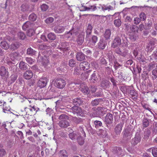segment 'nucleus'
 <instances>
[{
    "mask_svg": "<svg viewBox=\"0 0 157 157\" xmlns=\"http://www.w3.org/2000/svg\"><path fill=\"white\" fill-rule=\"evenodd\" d=\"M59 120H63L60 121L59 123V125L60 127L62 128H66L69 126V120L68 117L65 114H62L59 117Z\"/></svg>",
    "mask_w": 157,
    "mask_h": 157,
    "instance_id": "obj_1",
    "label": "nucleus"
},
{
    "mask_svg": "<svg viewBox=\"0 0 157 157\" xmlns=\"http://www.w3.org/2000/svg\"><path fill=\"white\" fill-rule=\"evenodd\" d=\"M107 109L104 107L99 106L96 108L94 113V117H99L103 116L107 111Z\"/></svg>",
    "mask_w": 157,
    "mask_h": 157,
    "instance_id": "obj_2",
    "label": "nucleus"
},
{
    "mask_svg": "<svg viewBox=\"0 0 157 157\" xmlns=\"http://www.w3.org/2000/svg\"><path fill=\"white\" fill-rule=\"evenodd\" d=\"M113 116L112 114L107 113L105 117L104 122L106 126L109 129L111 128V124L113 123Z\"/></svg>",
    "mask_w": 157,
    "mask_h": 157,
    "instance_id": "obj_3",
    "label": "nucleus"
},
{
    "mask_svg": "<svg viewBox=\"0 0 157 157\" xmlns=\"http://www.w3.org/2000/svg\"><path fill=\"white\" fill-rule=\"evenodd\" d=\"M48 79L45 77H42L38 79L37 82V86L40 88L44 87L47 85L48 82Z\"/></svg>",
    "mask_w": 157,
    "mask_h": 157,
    "instance_id": "obj_4",
    "label": "nucleus"
},
{
    "mask_svg": "<svg viewBox=\"0 0 157 157\" xmlns=\"http://www.w3.org/2000/svg\"><path fill=\"white\" fill-rule=\"evenodd\" d=\"M66 84V82L64 80L61 78H59L55 80L54 85L58 88L62 89L64 87Z\"/></svg>",
    "mask_w": 157,
    "mask_h": 157,
    "instance_id": "obj_5",
    "label": "nucleus"
},
{
    "mask_svg": "<svg viewBox=\"0 0 157 157\" xmlns=\"http://www.w3.org/2000/svg\"><path fill=\"white\" fill-rule=\"evenodd\" d=\"M69 111L72 112L74 114H76L78 115H81L83 113L82 109L77 106H74L72 107L69 110Z\"/></svg>",
    "mask_w": 157,
    "mask_h": 157,
    "instance_id": "obj_6",
    "label": "nucleus"
},
{
    "mask_svg": "<svg viewBox=\"0 0 157 157\" xmlns=\"http://www.w3.org/2000/svg\"><path fill=\"white\" fill-rule=\"evenodd\" d=\"M157 40L155 38L152 39L147 44L146 49L147 51H152L155 47V45L157 44Z\"/></svg>",
    "mask_w": 157,
    "mask_h": 157,
    "instance_id": "obj_7",
    "label": "nucleus"
},
{
    "mask_svg": "<svg viewBox=\"0 0 157 157\" xmlns=\"http://www.w3.org/2000/svg\"><path fill=\"white\" fill-rule=\"evenodd\" d=\"M81 4V8L82 11H94L96 10L97 9V7L94 5H90L88 7L84 5V4Z\"/></svg>",
    "mask_w": 157,
    "mask_h": 157,
    "instance_id": "obj_8",
    "label": "nucleus"
},
{
    "mask_svg": "<svg viewBox=\"0 0 157 157\" xmlns=\"http://www.w3.org/2000/svg\"><path fill=\"white\" fill-rule=\"evenodd\" d=\"M109 79L112 83L113 85L112 90V92L114 94H116L118 91V87L117 86V83L118 82L113 77H110Z\"/></svg>",
    "mask_w": 157,
    "mask_h": 157,
    "instance_id": "obj_9",
    "label": "nucleus"
},
{
    "mask_svg": "<svg viewBox=\"0 0 157 157\" xmlns=\"http://www.w3.org/2000/svg\"><path fill=\"white\" fill-rule=\"evenodd\" d=\"M141 139V137L140 134L138 133H136L135 137L132 140V144L133 146L136 145L140 141Z\"/></svg>",
    "mask_w": 157,
    "mask_h": 157,
    "instance_id": "obj_10",
    "label": "nucleus"
},
{
    "mask_svg": "<svg viewBox=\"0 0 157 157\" xmlns=\"http://www.w3.org/2000/svg\"><path fill=\"white\" fill-rule=\"evenodd\" d=\"M123 124V122H120L115 127L114 132L116 135H119L121 133Z\"/></svg>",
    "mask_w": 157,
    "mask_h": 157,
    "instance_id": "obj_11",
    "label": "nucleus"
},
{
    "mask_svg": "<svg viewBox=\"0 0 157 157\" xmlns=\"http://www.w3.org/2000/svg\"><path fill=\"white\" fill-rule=\"evenodd\" d=\"M9 72L7 69L4 67L2 66L0 67V75L2 77H6L8 76Z\"/></svg>",
    "mask_w": 157,
    "mask_h": 157,
    "instance_id": "obj_12",
    "label": "nucleus"
},
{
    "mask_svg": "<svg viewBox=\"0 0 157 157\" xmlns=\"http://www.w3.org/2000/svg\"><path fill=\"white\" fill-rule=\"evenodd\" d=\"M121 44V39L119 36H117L113 41L112 45V47L115 48L120 45Z\"/></svg>",
    "mask_w": 157,
    "mask_h": 157,
    "instance_id": "obj_13",
    "label": "nucleus"
},
{
    "mask_svg": "<svg viewBox=\"0 0 157 157\" xmlns=\"http://www.w3.org/2000/svg\"><path fill=\"white\" fill-rule=\"evenodd\" d=\"M151 128H147L144 130L143 139L146 140H147L151 134Z\"/></svg>",
    "mask_w": 157,
    "mask_h": 157,
    "instance_id": "obj_14",
    "label": "nucleus"
},
{
    "mask_svg": "<svg viewBox=\"0 0 157 157\" xmlns=\"http://www.w3.org/2000/svg\"><path fill=\"white\" fill-rule=\"evenodd\" d=\"M111 84L110 82L106 80H103L101 81L100 86L104 89L109 88Z\"/></svg>",
    "mask_w": 157,
    "mask_h": 157,
    "instance_id": "obj_15",
    "label": "nucleus"
},
{
    "mask_svg": "<svg viewBox=\"0 0 157 157\" xmlns=\"http://www.w3.org/2000/svg\"><path fill=\"white\" fill-rule=\"evenodd\" d=\"M98 74L96 71H94V73L91 75V77L90 79V82L95 83L97 81L98 79Z\"/></svg>",
    "mask_w": 157,
    "mask_h": 157,
    "instance_id": "obj_16",
    "label": "nucleus"
},
{
    "mask_svg": "<svg viewBox=\"0 0 157 157\" xmlns=\"http://www.w3.org/2000/svg\"><path fill=\"white\" fill-rule=\"evenodd\" d=\"M107 44V42L103 39H101L98 44V48L103 50L105 48Z\"/></svg>",
    "mask_w": 157,
    "mask_h": 157,
    "instance_id": "obj_17",
    "label": "nucleus"
},
{
    "mask_svg": "<svg viewBox=\"0 0 157 157\" xmlns=\"http://www.w3.org/2000/svg\"><path fill=\"white\" fill-rule=\"evenodd\" d=\"M123 137L124 139L128 140L131 138V134L128 129H125L123 132Z\"/></svg>",
    "mask_w": 157,
    "mask_h": 157,
    "instance_id": "obj_18",
    "label": "nucleus"
},
{
    "mask_svg": "<svg viewBox=\"0 0 157 157\" xmlns=\"http://www.w3.org/2000/svg\"><path fill=\"white\" fill-rule=\"evenodd\" d=\"M21 56L17 52H13L12 53L10 56V58L13 61H15V60H18L21 59Z\"/></svg>",
    "mask_w": 157,
    "mask_h": 157,
    "instance_id": "obj_19",
    "label": "nucleus"
},
{
    "mask_svg": "<svg viewBox=\"0 0 157 157\" xmlns=\"http://www.w3.org/2000/svg\"><path fill=\"white\" fill-rule=\"evenodd\" d=\"M72 102L74 105L77 106H79L82 105L83 102V101L80 98H76L73 99L72 100Z\"/></svg>",
    "mask_w": 157,
    "mask_h": 157,
    "instance_id": "obj_20",
    "label": "nucleus"
},
{
    "mask_svg": "<svg viewBox=\"0 0 157 157\" xmlns=\"http://www.w3.org/2000/svg\"><path fill=\"white\" fill-rule=\"evenodd\" d=\"M89 65L90 64L88 62L86 61H83L80 63L79 67L81 69L84 70L85 69H88L89 68Z\"/></svg>",
    "mask_w": 157,
    "mask_h": 157,
    "instance_id": "obj_21",
    "label": "nucleus"
},
{
    "mask_svg": "<svg viewBox=\"0 0 157 157\" xmlns=\"http://www.w3.org/2000/svg\"><path fill=\"white\" fill-rule=\"evenodd\" d=\"M33 24L30 21H27L25 22L22 26V29L24 30H26L28 29H31V28H33Z\"/></svg>",
    "mask_w": 157,
    "mask_h": 157,
    "instance_id": "obj_22",
    "label": "nucleus"
},
{
    "mask_svg": "<svg viewBox=\"0 0 157 157\" xmlns=\"http://www.w3.org/2000/svg\"><path fill=\"white\" fill-rule=\"evenodd\" d=\"M33 76V73L30 70H29L25 72L24 74V78L26 79H29L31 78Z\"/></svg>",
    "mask_w": 157,
    "mask_h": 157,
    "instance_id": "obj_23",
    "label": "nucleus"
},
{
    "mask_svg": "<svg viewBox=\"0 0 157 157\" xmlns=\"http://www.w3.org/2000/svg\"><path fill=\"white\" fill-rule=\"evenodd\" d=\"M76 58L78 61H83L85 59V55L82 52H78L76 55Z\"/></svg>",
    "mask_w": 157,
    "mask_h": 157,
    "instance_id": "obj_24",
    "label": "nucleus"
},
{
    "mask_svg": "<svg viewBox=\"0 0 157 157\" xmlns=\"http://www.w3.org/2000/svg\"><path fill=\"white\" fill-rule=\"evenodd\" d=\"M103 101V99L102 98H96L91 101V104L93 106H97L100 102L102 101Z\"/></svg>",
    "mask_w": 157,
    "mask_h": 157,
    "instance_id": "obj_25",
    "label": "nucleus"
},
{
    "mask_svg": "<svg viewBox=\"0 0 157 157\" xmlns=\"http://www.w3.org/2000/svg\"><path fill=\"white\" fill-rule=\"evenodd\" d=\"M92 29L93 27L90 24H88L86 31V37H88L89 35L91 34L92 33Z\"/></svg>",
    "mask_w": 157,
    "mask_h": 157,
    "instance_id": "obj_26",
    "label": "nucleus"
},
{
    "mask_svg": "<svg viewBox=\"0 0 157 157\" xmlns=\"http://www.w3.org/2000/svg\"><path fill=\"white\" fill-rule=\"evenodd\" d=\"M129 94L134 101H135L137 99L138 94L134 90H130Z\"/></svg>",
    "mask_w": 157,
    "mask_h": 157,
    "instance_id": "obj_27",
    "label": "nucleus"
},
{
    "mask_svg": "<svg viewBox=\"0 0 157 157\" xmlns=\"http://www.w3.org/2000/svg\"><path fill=\"white\" fill-rule=\"evenodd\" d=\"M29 106L30 108L25 107L24 108V110L27 113L29 112V111L31 112L37 111L36 108L34 106H32L31 105H30Z\"/></svg>",
    "mask_w": 157,
    "mask_h": 157,
    "instance_id": "obj_28",
    "label": "nucleus"
},
{
    "mask_svg": "<svg viewBox=\"0 0 157 157\" xmlns=\"http://www.w3.org/2000/svg\"><path fill=\"white\" fill-rule=\"evenodd\" d=\"M64 28L63 26H56L54 28L55 32L57 33H62L64 31Z\"/></svg>",
    "mask_w": 157,
    "mask_h": 157,
    "instance_id": "obj_29",
    "label": "nucleus"
},
{
    "mask_svg": "<svg viewBox=\"0 0 157 157\" xmlns=\"http://www.w3.org/2000/svg\"><path fill=\"white\" fill-rule=\"evenodd\" d=\"M84 36L82 34H79L77 40L78 44L80 45H81L84 41Z\"/></svg>",
    "mask_w": 157,
    "mask_h": 157,
    "instance_id": "obj_30",
    "label": "nucleus"
},
{
    "mask_svg": "<svg viewBox=\"0 0 157 157\" xmlns=\"http://www.w3.org/2000/svg\"><path fill=\"white\" fill-rule=\"evenodd\" d=\"M19 67L21 70H25L27 68V64L23 61L21 62Z\"/></svg>",
    "mask_w": 157,
    "mask_h": 157,
    "instance_id": "obj_31",
    "label": "nucleus"
},
{
    "mask_svg": "<svg viewBox=\"0 0 157 157\" xmlns=\"http://www.w3.org/2000/svg\"><path fill=\"white\" fill-rule=\"evenodd\" d=\"M41 62L43 65L45 67L48 65L49 63V60L45 57L44 58H42Z\"/></svg>",
    "mask_w": 157,
    "mask_h": 157,
    "instance_id": "obj_32",
    "label": "nucleus"
},
{
    "mask_svg": "<svg viewBox=\"0 0 157 157\" xmlns=\"http://www.w3.org/2000/svg\"><path fill=\"white\" fill-rule=\"evenodd\" d=\"M99 64L101 65L106 66L107 63L106 59L103 57H101L99 59Z\"/></svg>",
    "mask_w": 157,
    "mask_h": 157,
    "instance_id": "obj_33",
    "label": "nucleus"
},
{
    "mask_svg": "<svg viewBox=\"0 0 157 157\" xmlns=\"http://www.w3.org/2000/svg\"><path fill=\"white\" fill-rule=\"evenodd\" d=\"M149 150H151L152 154L154 157H157V147H151L149 148Z\"/></svg>",
    "mask_w": 157,
    "mask_h": 157,
    "instance_id": "obj_34",
    "label": "nucleus"
},
{
    "mask_svg": "<svg viewBox=\"0 0 157 157\" xmlns=\"http://www.w3.org/2000/svg\"><path fill=\"white\" fill-rule=\"evenodd\" d=\"M78 32V29L77 28H73L69 31V34H70L71 35H73V36H75L77 35Z\"/></svg>",
    "mask_w": 157,
    "mask_h": 157,
    "instance_id": "obj_35",
    "label": "nucleus"
},
{
    "mask_svg": "<svg viewBox=\"0 0 157 157\" xmlns=\"http://www.w3.org/2000/svg\"><path fill=\"white\" fill-rule=\"evenodd\" d=\"M111 34V32L110 29L106 30L104 34V37L106 40L109 39Z\"/></svg>",
    "mask_w": 157,
    "mask_h": 157,
    "instance_id": "obj_36",
    "label": "nucleus"
},
{
    "mask_svg": "<svg viewBox=\"0 0 157 157\" xmlns=\"http://www.w3.org/2000/svg\"><path fill=\"white\" fill-rule=\"evenodd\" d=\"M35 33V30L33 29H29L27 32V35L29 36H31Z\"/></svg>",
    "mask_w": 157,
    "mask_h": 157,
    "instance_id": "obj_37",
    "label": "nucleus"
},
{
    "mask_svg": "<svg viewBox=\"0 0 157 157\" xmlns=\"http://www.w3.org/2000/svg\"><path fill=\"white\" fill-rule=\"evenodd\" d=\"M1 46L2 48L5 49H7L9 47V45L7 42L5 41H3L1 43Z\"/></svg>",
    "mask_w": 157,
    "mask_h": 157,
    "instance_id": "obj_38",
    "label": "nucleus"
},
{
    "mask_svg": "<svg viewBox=\"0 0 157 157\" xmlns=\"http://www.w3.org/2000/svg\"><path fill=\"white\" fill-rule=\"evenodd\" d=\"M114 23L116 27H119L121 26L122 22L120 19H118L114 21Z\"/></svg>",
    "mask_w": 157,
    "mask_h": 157,
    "instance_id": "obj_39",
    "label": "nucleus"
},
{
    "mask_svg": "<svg viewBox=\"0 0 157 157\" xmlns=\"http://www.w3.org/2000/svg\"><path fill=\"white\" fill-rule=\"evenodd\" d=\"M149 124V120L147 118H144L143 120V127L146 128L147 127Z\"/></svg>",
    "mask_w": 157,
    "mask_h": 157,
    "instance_id": "obj_40",
    "label": "nucleus"
},
{
    "mask_svg": "<svg viewBox=\"0 0 157 157\" xmlns=\"http://www.w3.org/2000/svg\"><path fill=\"white\" fill-rule=\"evenodd\" d=\"M60 157H67V151L64 150H61L59 153Z\"/></svg>",
    "mask_w": 157,
    "mask_h": 157,
    "instance_id": "obj_41",
    "label": "nucleus"
},
{
    "mask_svg": "<svg viewBox=\"0 0 157 157\" xmlns=\"http://www.w3.org/2000/svg\"><path fill=\"white\" fill-rule=\"evenodd\" d=\"M72 130H69V138L72 140H75L76 138V135L73 132H71Z\"/></svg>",
    "mask_w": 157,
    "mask_h": 157,
    "instance_id": "obj_42",
    "label": "nucleus"
},
{
    "mask_svg": "<svg viewBox=\"0 0 157 157\" xmlns=\"http://www.w3.org/2000/svg\"><path fill=\"white\" fill-rule=\"evenodd\" d=\"M37 18L36 15L34 13H32L29 16V19L30 20L32 21H35Z\"/></svg>",
    "mask_w": 157,
    "mask_h": 157,
    "instance_id": "obj_43",
    "label": "nucleus"
},
{
    "mask_svg": "<svg viewBox=\"0 0 157 157\" xmlns=\"http://www.w3.org/2000/svg\"><path fill=\"white\" fill-rule=\"evenodd\" d=\"M157 67V64L155 63H151L148 66V70L149 71L152 70L154 68Z\"/></svg>",
    "mask_w": 157,
    "mask_h": 157,
    "instance_id": "obj_44",
    "label": "nucleus"
},
{
    "mask_svg": "<svg viewBox=\"0 0 157 157\" xmlns=\"http://www.w3.org/2000/svg\"><path fill=\"white\" fill-rule=\"evenodd\" d=\"M69 119L76 123H78L81 121L80 119L76 117H73L71 116L70 117L69 116Z\"/></svg>",
    "mask_w": 157,
    "mask_h": 157,
    "instance_id": "obj_45",
    "label": "nucleus"
},
{
    "mask_svg": "<svg viewBox=\"0 0 157 157\" xmlns=\"http://www.w3.org/2000/svg\"><path fill=\"white\" fill-rule=\"evenodd\" d=\"M81 91L83 93L87 94H88L90 92L89 88L87 86H84L83 88H82L81 89Z\"/></svg>",
    "mask_w": 157,
    "mask_h": 157,
    "instance_id": "obj_46",
    "label": "nucleus"
},
{
    "mask_svg": "<svg viewBox=\"0 0 157 157\" xmlns=\"http://www.w3.org/2000/svg\"><path fill=\"white\" fill-rule=\"evenodd\" d=\"M36 51L31 48H29L27 50V54L33 56L35 54Z\"/></svg>",
    "mask_w": 157,
    "mask_h": 157,
    "instance_id": "obj_47",
    "label": "nucleus"
},
{
    "mask_svg": "<svg viewBox=\"0 0 157 157\" xmlns=\"http://www.w3.org/2000/svg\"><path fill=\"white\" fill-rule=\"evenodd\" d=\"M3 146L2 144H0V157H2L6 154L5 150L3 148Z\"/></svg>",
    "mask_w": 157,
    "mask_h": 157,
    "instance_id": "obj_48",
    "label": "nucleus"
},
{
    "mask_svg": "<svg viewBox=\"0 0 157 157\" xmlns=\"http://www.w3.org/2000/svg\"><path fill=\"white\" fill-rule=\"evenodd\" d=\"M48 38L51 40H54L56 38L55 35L53 33H50L48 35Z\"/></svg>",
    "mask_w": 157,
    "mask_h": 157,
    "instance_id": "obj_49",
    "label": "nucleus"
},
{
    "mask_svg": "<svg viewBox=\"0 0 157 157\" xmlns=\"http://www.w3.org/2000/svg\"><path fill=\"white\" fill-rule=\"evenodd\" d=\"M140 18L141 21H145L146 19V16L145 14L142 12L139 14Z\"/></svg>",
    "mask_w": 157,
    "mask_h": 157,
    "instance_id": "obj_50",
    "label": "nucleus"
},
{
    "mask_svg": "<svg viewBox=\"0 0 157 157\" xmlns=\"http://www.w3.org/2000/svg\"><path fill=\"white\" fill-rule=\"evenodd\" d=\"M18 37L21 40H24L25 37V34L22 32H19L17 33Z\"/></svg>",
    "mask_w": 157,
    "mask_h": 157,
    "instance_id": "obj_51",
    "label": "nucleus"
},
{
    "mask_svg": "<svg viewBox=\"0 0 157 157\" xmlns=\"http://www.w3.org/2000/svg\"><path fill=\"white\" fill-rule=\"evenodd\" d=\"M77 141L78 144L80 145H82L84 144V139L82 137L80 136L78 137Z\"/></svg>",
    "mask_w": 157,
    "mask_h": 157,
    "instance_id": "obj_52",
    "label": "nucleus"
},
{
    "mask_svg": "<svg viewBox=\"0 0 157 157\" xmlns=\"http://www.w3.org/2000/svg\"><path fill=\"white\" fill-rule=\"evenodd\" d=\"M100 134L103 137H106L107 136V133L105 130L100 129H99Z\"/></svg>",
    "mask_w": 157,
    "mask_h": 157,
    "instance_id": "obj_53",
    "label": "nucleus"
},
{
    "mask_svg": "<svg viewBox=\"0 0 157 157\" xmlns=\"http://www.w3.org/2000/svg\"><path fill=\"white\" fill-rule=\"evenodd\" d=\"M49 47L45 44H41L39 45V48L40 50L48 49Z\"/></svg>",
    "mask_w": 157,
    "mask_h": 157,
    "instance_id": "obj_54",
    "label": "nucleus"
},
{
    "mask_svg": "<svg viewBox=\"0 0 157 157\" xmlns=\"http://www.w3.org/2000/svg\"><path fill=\"white\" fill-rule=\"evenodd\" d=\"M54 19L52 17H49L47 18L45 21V22L47 24H50L54 21Z\"/></svg>",
    "mask_w": 157,
    "mask_h": 157,
    "instance_id": "obj_55",
    "label": "nucleus"
},
{
    "mask_svg": "<svg viewBox=\"0 0 157 157\" xmlns=\"http://www.w3.org/2000/svg\"><path fill=\"white\" fill-rule=\"evenodd\" d=\"M112 64H111V63H110L109 64V66L105 67V70L106 71L108 72V73H110L112 70Z\"/></svg>",
    "mask_w": 157,
    "mask_h": 157,
    "instance_id": "obj_56",
    "label": "nucleus"
},
{
    "mask_svg": "<svg viewBox=\"0 0 157 157\" xmlns=\"http://www.w3.org/2000/svg\"><path fill=\"white\" fill-rule=\"evenodd\" d=\"M152 74L153 78L156 79L157 78V67L153 70Z\"/></svg>",
    "mask_w": 157,
    "mask_h": 157,
    "instance_id": "obj_57",
    "label": "nucleus"
},
{
    "mask_svg": "<svg viewBox=\"0 0 157 157\" xmlns=\"http://www.w3.org/2000/svg\"><path fill=\"white\" fill-rule=\"evenodd\" d=\"M98 40V37L97 36L93 35L92 36L91 38V42L92 43L95 45V43L97 42Z\"/></svg>",
    "mask_w": 157,
    "mask_h": 157,
    "instance_id": "obj_58",
    "label": "nucleus"
},
{
    "mask_svg": "<svg viewBox=\"0 0 157 157\" xmlns=\"http://www.w3.org/2000/svg\"><path fill=\"white\" fill-rule=\"evenodd\" d=\"M40 8L42 11H45L48 9V6L46 4H44L41 5Z\"/></svg>",
    "mask_w": 157,
    "mask_h": 157,
    "instance_id": "obj_59",
    "label": "nucleus"
},
{
    "mask_svg": "<svg viewBox=\"0 0 157 157\" xmlns=\"http://www.w3.org/2000/svg\"><path fill=\"white\" fill-rule=\"evenodd\" d=\"M29 7L27 4H23L21 6V10L22 11H25L28 10Z\"/></svg>",
    "mask_w": 157,
    "mask_h": 157,
    "instance_id": "obj_60",
    "label": "nucleus"
},
{
    "mask_svg": "<svg viewBox=\"0 0 157 157\" xmlns=\"http://www.w3.org/2000/svg\"><path fill=\"white\" fill-rule=\"evenodd\" d=\"M130 29L132 31L135 32L138 30V27L135 25H133L130 26Z\"/></svg>",
    "mask_w": 157,
    "mask_h": 157,
    "instance_id": "obj_61",
    "label": "nucleus"
},
{
    "mask_svg": "<svg viewBox=\"0 0 157 157\" xmlns=\"http://www.w3.org/2000/svg\"><path fill=\"white\" fill-rule=\"evenodd\" d=\"M94 124L95 125V127H100L102 125V122L96 120L94 121Z\"/></svg>",
    "mask_w": 157,
    "mask_h": 157,
    "instance_id": "obj_62",
    "label": "nucleus"
},
{
    "mask_svg": "<svg viewBox=\"0 0 157 157\" xmlns=\"http://www.w3.org/2000/svg\"><path fill=\"white\" fill-rule=\"evenodd\" d=\"M80 74V70L77 67H75L74 68V71L73 74L74 75H78Z\"/></svg>",
    "mask_w": 157,
    "mask_h": 157,
    "instance_id": "obj_63",
    "label": "nucleus"
},
{
    "mask_svg": "<svg viewBox=\"0 0 157 157\" xmlns=\"http://www.w3.org/2000/svg\"><path fill=\"white\" fill-rule=\"evenodd\" d=\"M133 61L131 59H129L127 61L125 64V66L127 67H129L132 63Z\"/></svg>",
    "mask_w": 157,
    "mask_h": 157,
    "instance_id": "obj_64",
    "label": "nucleus"
}]
</instances>
